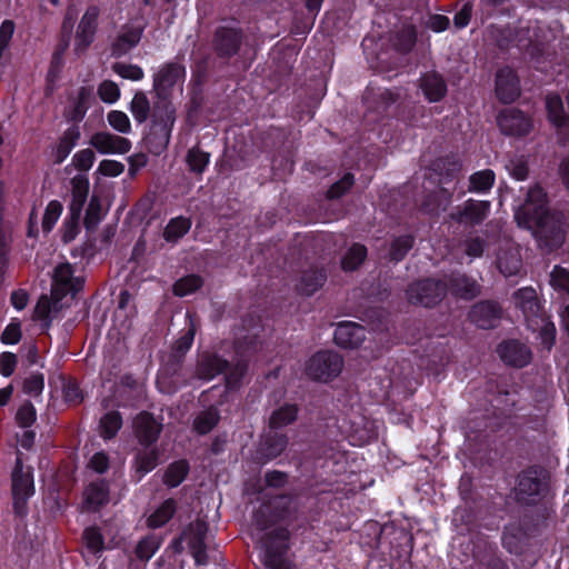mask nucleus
Listing matches in <instances>:
<instances>
[{"instance_id":"obj_1","label":"nucleus","mask_w":569,"mask_h":569,"mask_svg":"<svg viewBox=\"0 0 569 569\" xmlns=\"http://www.w3.org/2000/svg\"><path fill=\"white\" fill-rule=\"evenodd\" d=\"M515 218L518 224L532 231L546 246H559L565 234L560 220L546 207V193L535 186L529 189L525 203L517 208Z\"/></svg>"},{"instance_id":"obj_2","label":"nucleus","mask_w":569,"mask_h":569,"mask_svg":"<svg viewBox=\"0 0 569 569\" xmlns=\"http://www.w3.org/2000/svg\"><path fill=\"white\" fill-rule=\"evenodd\" d=\"M81 288V281L73 276L71 264L61 263L56 267L51 295L41 296L34 307V317L40 320L51 321L66 306L62 302L69 295H73Z\"/></svg>"},{"instance_id":"obj_3","label":"nucleus","mask_w":569,"mask_h":569,"mask_svg":"<svg viewBox=\"0 0 569 569\" xmlns=\"http://www.w3.org/2000/svg\"><path fill=\"white\" fill-rule=\"evenodd\" d=\"M223 370H226L227 385L233 387L247 372V363L241 361L234 366H228L217 356L203 355L198 366L199 377L207 380L212 379Z\"/></svg>"},{"instance_id":"obj_4","label":"nucleus","mask_w":569,"mask_h":569,"mask_svg":"<svg viewBox=\"0 0 569 569\" xmlns=\"http://www.w3.org/2000/svg\"><path fill=\"white\" fill-rule=\"evenodd\" d=\"M342 369V359L333 351H319L307 362L306 372L313 380L329 381Z\"/></svg>"},{"instance_id":"obj_5","label":"nucleus","mask_w":569,"mask_h":569,"mask_svg":"<svg viewBox=\"0 0 569 569\" xmlns=\"http://www.w3.org/2000/svg\"><path fill=\"white\" fill-rule=\"evenodd\" d=\"M144 22L141 13H138L131 23L123 26L113 39L110 51L111 56L120 58L136 48L143 34Z\"/></svg>"},{"instance_id":"obj_6","label":"nucleus","mask_w":569,"mask_h":569,"mask_svg":"<svg viewBox=\"0 0 569 569\" xmlns=\"http://www.w3.org/2000/svg\"><path fill=\"white\" fill-rule=\"evenodd\" d=\"M100 9L97 6H90L82 14L77 27L73 49L77 54L84 53L94 40L98 28Z\"/></svg>"},{"instance_id":"obj_7","label":"nucleus","mask_w":569,"mask_h":569,"mask_svg":"<svg viewBox=\"0 0 569 569\" xmlns=\"http://www.w3.org/2000/svg\"><path fill=\"white\" fill-rule=\"evenodd\" d=\"M184 76V68L179 63H167L162 66L153 78L156 92L161 98H168L174 89L181 90Z\"/></svg>"},{"instance_id":"obj_8","label":"nucleus","mask_w":569,"mask_h":569,"mask_svg":"<svg viewBox=\"0 0 569 569\" xmlns=\"http://www.w3.org/2000/svg\"><path fill=\"white\" fill-rule=\"evenodd\" d=\"M89 180L86 176L79 174L71 180V202L70 214L71 222L63 238L66 241L72 240L76 234V221L79 219L82 207L88 198Z\"/></svg>"},{"instance_id":"obj_9","label":"nucleus","mask_w":569,"mask_h":569,"mask_svg":"<svg viewBox=\"0 0 569 569\" xmlns=\"http://www.w3.org/2000/svg\"><path fill=\"white\" fill-rule=\"evenodd\" d=\"M546 110L548 121L555 128L559 142H569V118L565 112L561 97L557 93L548 94Z\"/></svg>"},{"instance_id":"obj_10","label":"nucleus","mask_w":569,"mask_h":569,"mask_svg":"<svg viewBox=\"0 0 569 569\" xmlns=\"http://www.w3.org/2000/svg\"><path fill=\"white\" fill-rule=\"evenodd\" d=\"M497 122L500 131L506 136L523 137L532 130V120L516 109L501 111Z\"/></svg>"},{"instance_id":"obj_11","label":"nucleus","mask_w":569,"mask_h":569,"mask_svg":"<svg viewBox=\"0 0 569 569\" xmlns=\"http://www.w3.org/2000/svg\"><path fill=\"white\" fill-rule=\"evenodd\" d=\"M445 287L439 281L426 280L412 283L407 290L408 300L411 303L432 306L441 300Z\"/></svg>"},{"instance_id":"obj_12","label":"nucleus","mask_w":569,"mask_h":569,"mask_svg":"<svg viewBox=\"0 0 569 569\" xmlns=\"http://www.w3.org/2000/svg\"><path fill=\"white\" fill-rule=\"evenodd\" d=\"M547 479L548 476L543 470L530 469L523 472L518 480L519 498L526 500L527 497L541 493L547 487Z\"/></svg>"},{"instance_id":"obj_13","label":"nucleus","mask_w":569,"mask_h":569,"mask_svg":"<svg viewBox=\"0 0 569 569\" xmlns=\"http://www.w3.org/2000/svg\"><path fill=\"white\" fill-rule=\"evenodd\" d=\"M496 94L505 103L515 101L520 94L519 80L513 70L502 68L497 73Z\"/></svg>"},{"instance_id":"obj_14","label":"nucleus","mask_w":569,"mask_h":569,"mask_svg":"<svg viewBox=\"0 0 569 569\" xmlns=\"http://www.w3.org/2000/svg\"><path fill=\"white\" fill-rule=\"evenodd\" d=\"M12 493L18 510L21 508L20 505L33 493L32 476L29 471L23 472L22 462L19 458L12 475Z\"/></svg>"},{"instance_id":"obj_15","label":"nucleus","mask_w":569,"mask_h":569,"mask_svg":"<svg viewBox=\"0 0 569 569\" xmlns=\"http://www.w3.org/2000/svg\"><path fill=\"white\" fill-rule=\"evenodd\" d=\"M90 143L100 153H126L131 148V142L123 137L108 132H98L91 137Z\"/></svg>"},{"instance_id":"obj_16","label":"nucleus","mask_w":569,"mask_h":569,"mask_svg":"<svg viewBox=\"0 0 569 569\" xmlns=\"http://www.w3.org/2000/svg\"><path fill=\"white\" fill-rule=\"evenodd\" d=\"M206 532V523L203 521L198 520L194 523H191L182 535V540L192 550L194 560L199 565H203L207 561L206 553L203 550V539Z\"/></svg>"},{"instance_id":"obj_17","label":"nucleus","mask_w":569,"mask_h":569,"mask_svg":"<svg viewBox=\"0 0 569 569\" xmlns=\"http://www.w3.org/2000/svg\"><path fill=\"white\" fill-rule=\"evenodd\" d=\"M501 360L513 367H523L531 359L530 350L518 341H507L498 347Z\"/></svg>"},{"instance_id":"obj_18","label":"nucleus","mask_w":569,"mask_h":569,"mask_svg":"<svg viewBox=\"0 0 569 569\" xmlns=\"http://www.w3.org/2000/svg\"><path fill=\"white\" fill-rule=\"evenodd\" d=\"M365 339V329L355 322L339 323L335 330V341L341 348H357Z\"/></svg>"},{"instance_id":"obj_19","label":"nucleus","mask_w":569,"mask_h":569,"mask_svg":"<svg viewBox=\"0 0 569 569\" xmlns=\"http://www.w3.org/2000/svg\"><path fill=\"white\" fill-rule=\"evenodd\" d=\"M134 428L139 441L144 446L153 443L158 439L161 431V425L158 423L154 418L147 412L140 413L136 418Z\"/></svg>"},{"instance_id":"obj_20","label":"nucleus","mask_w":569,"mask_h":569,"mask_svg":"<svg viewBox=\"0 0 569 569\" xmlns=\"http://www.w3.org/2000/svg\"><path fill=\"white\" fill-rule=\"evenodd\" d=\"M500 315V308L491 301L476 305L470 312L471 320L483 329L493 327L499 320Z\"/></svg>"},{"instance_id":"obj_21","label":"nucleus","mask_w":569,"mask_h":569,"mask_svg":"<svg viewBox=\"0 0 569 569\" xmlns=\"http://www.w3.org/2000/svg\"><path fill=\"white\" fill-rule=\"evenodd\" d=\"M515 303L522 310L528 325L532 326L533 317H537L539 313V303L536 290L532 288L519 289L515 295Z\"/></svg>"},{"instance_id":"obj_22","label":"nucleus","mask_w":569,"mask_h":569,"mask_svg":"<svg viewBox=\"0 0 569 569\" xmlns=\"http://www.w3.org/2000/svg\"><path fill=\"white\" fill-rule=\"evenodd\" d=\"M490 210V203L488 201L468 200L462 211L457 216V220L463 223H479L487 218Z\"/></svg>"},{"instance_id":"obj_23","label":"nucleus","mask_w":569,"mask_h":569,"mask_svg":"<svg viewBox=\"0 0 569 569\" xmlns=\"http://www.w3.org/2000/svg\"><path fill=\"white\" fill-rule=\"evenodd\" d=\"M420 88L430 102H437L446 94L447 87L437 73H427L422 77Z\"/></svg>"},{"instance_id":"obj_24","label":"nucleus","mask_w":569,"mask_h":569,"mask_svg":"<svg viewBox=\"0 0 569 569\" xmlns=\"http://www.w3.org/2000/svg\"><path fill=\"white\" fill-rule=\"evenodd\" d=\"M239 43L240 34L236 29L221 28L216 33L214 46L217 50L223 56L234 53L239 47Z\"/></svg>"},{"instance_id":"obj_25","label":"nucleus","mask_w":569,"mask_h":569,"mask_svg":"<svg viewBox=\"0 0 569 569\" xmlns=\"http://www.w3.org/2000/svg\"><path fill=\"white\" fill-rule=\"evenodd\" d=\"M108 502V489L103 481L91 482L84 491V507L97 510Z\"/></svg>"},{"instance_id":"obj_26","label":"nucleus","mask_w":569,"mask_h":569,"mask_svg":"<svg viewBox=\"0 0 569 569\" xmlns=\"http://www.w3.org/2000/svg\"><path fill=\"white\" fill-rule=\"evenodd\" d=\"M80 138V131L79 128L76 126H72L68 128L62 137L60 138L56 150H54V161L56 162H62L71 152L73 147L76 146L77 141Z\"/></svg>"},{"instance_id":"obj_27","label":"nucleus","mask_w":569,"mask_h":569,"mask_svg":"<svg viewBox=\"0 0 569 569\" xmlns=\"http://www.w3.org/2000/svg\"><path fill=\"white\" fill-rule=\"evenodd\" d=\"M191 228V221L184 217H176L171 219L163 231L167 241L176 242L182 238Z\"/></svg>"},{"instance_id":"obj_28","label":"nucleus","mask_w":569,"mask_h":569,"mask_svg":"<svg viewBox=\"0 0 569 569\" xmlns=\"http://www.w3.org/2000/svg\"><path fill=\"white\" fill-rule=\"evenodd\" d=\"M495 179V172L490 169L475 172L469 178V190L477 193H485L492 188Z\"/></svg>"},{"instance_id":"obj_29","label":"nucleus","mask_w":569,"mask_h":569,"mask_svg":"<svg viewBox=\"0 0 569 569\" xmlns=\"http://www.w3.org/2000/svg\"><path fill=\"white\" fill-rule=\"evenodd\" d=\"M297 408L292 405H286L274 410L269 419L271 429H280L293 422L297 418Z\"/></svg>"},{"instance_id":"obj_30","label":"nucleus","mask_w":569,"mask_h":569,"mask_svg":"<svg viewBox=\"0 0 569 569\" xmlns=\"http://www.w3.org/2000/svg\"><path fill=\"white\" fill-rule=\"evenodd\" d=\"M367 249L361 244H353L342 257L341 266L346 271L357 269L366 259Z\"/></svg>"},{"instance_id":"obj_31","label":"nucleus","mask_w":569,"mask_h":569,"mask_svg":"<svg viewBox=\"0 0 569 569\" xmlns=\"http://www.w3.org/2000/svg\"><path fill=\"white\" fill-rule=\"evenodd\" d=\"M530 327L533 330L540 329L541 342L547 349H550L555 342V337H556L555 325L552 322H550L547 318H545V317L539 318L537 316V317H533V323Z\"/></svg>"},{"instance_id":"obj_32","label":"nucleus","mask_w":569,"mask_h":569,"mask_svg":"<svg viewBox=\"0 0 569 569\" xmlns=\"http://www.w3.org/2000/svg\"><path fill=\"white\" fill-rule=\"evenodd\" d=\"M157 461L158 453L154 448L140 452L134 461V470L139 475V478L151 471L157 466Z\"/></svg>"},{"instance_id":"obj_33","label":"nucleus","mask_w":569,"mask_h":569,"mask_svg":"<svg viewBox=\"0 0 569 569\" xmlns=\"http://www.w3.org/2000/svg\"><path fill=\"white\" fill-rule=\"evenodd\" d=\"M176 510L173 500H166L148 518V526L158 528L163 526L172 517Z\"/></svg>"},{"instance_id":"obj_34","label":"nucleus","mask_w":569,"mask_h":569,"mask_svg":"<svg viewBox=\"0 0 569 569\" xmlns=\"http://www.w3.org/2000/svg\"><path fill=\"white\" fill-rule=\"evenodd\" d=\"M106 210L103 209L100 199L92 197L84 217V226L88 230L94 229L99 222L103 219Z\"/></svg>"},{"instance_id":"obj_35","label":"nucleus","mask_w":569,"mask_h":569,"mask_svg":"<svg viewBox=\"0 0 569 569\" xmlns=\"http://www.w3.org/2000/svg\"><path fill=\"white\" fill-rule=\"evenodd\" d=\"M202 283L203 281L199 276L189 274L176 281L173 292L176 296L184 297L197 291Z\"/></svg>"},{"instance_id":"obj_36","label":"nucleus","mask_w":569,"mask_h":569,"mask_svg":"<svg viewBox=\"0 0 569 569\" xmlns=\"http://www.w3.org/2000/svg\"><path fill=\"white\" fill-rule=\"evenodd\" d=\"M188 469V465L183 460L170 465L163 477L164 483L169 487H177L186 478Z\"/></svg>"},{"instance_id":"obj_37","label":"nucleus","mask_w":569,"mask_h":569,"mask_svg":"<svg viewBox=\"0 0 569 569\" xmlns=\"http://www.w3.org/2000/svg\"><path fill=\"white\" fill-rule=\"evenodd\" d=\"M63 211V206L58 200H51L44 210L43 218H42V229L46 232H50L56 223L58 222L59 218L61 217V213Z\"/></svg>"},{"instance_id":"obj_38","label":"nucleus","mask_w":569,"mask_h":569,"mask_svg":"<svg viewBox=\"0 0 569 569\" xmlns=\"http://www.w3.org/2000/svg\"><path fill=\"white\" fill-rule=\"evenodd\" d=\"M130 111L136 121L143 122L147 120L150 111V104L143 93L138 92L134 94L130 104Z\"/></svg>"},{"instance_id":"obj_39","label":"nucleus","mask_w":569,"mask_h":569,"mask_svg":"<svg viewBox=\"0 0 569 569\" xmlns=\"http://www.w3.org/2000/svg\"><path fill=\"white\" fill-rule=\"evenodd\" d=\"M219 416L218 411L216 409L210 408L209 410H206L201 412L196 419H194V429L199 433H207L209 432L218 422Z\"/></svg>"},{"instance_id":"obj_40","label":"nucleus","mask_w":569,"mask_h":569,"mask_svg":"<svg viewBox=\"0 0 569 569\" xmlns=\"http://www.w3.org/2000/svg\"><path fill=\"white\" fill-rule=\"evenodd\" d=\"M122 425V419L118 412L106 413L100 421L101 433L104 438H112Z\"/></svg>"},{"instance_id":"obj_41","label":"nucleus","mask_w":569,"mask_h":569,"mask_svg":"<svg viewBox=\"0 0 569 569\" xmlns=\"http://www.w3.org/2000/svg\"><path fill=\"white\" fill-rule=\"evenodd\" d=\"M550 284L555 290L569 295V271L556 266L550 274Z\"/></svg>"},{"instance_id":"obj_42","label":"nucleus","mask_w":569,"mask_h":569,"mask_svg":"<svg viewBox=\"0 0 569 569\" xmlns=\"http://www.w3.org/2000/svg\"><path fill=\"white\" fill-rule=\"evenodd\" d=\"M114 73L123 79L139 81L144 77L143 70L137 64L117 62L112 66Z\"/></svg>"},{"instance_id":"obj_43","label":"nucleus","mask_w":569,"mask_h":569,"mask_svg":"<svg viewBox=\"0 0 569 569\" xmlns=\"http://www.w3.org/2000/svg\"><path fill=\"white\" fill-rule=\"evenodd\" d=\"M108 122L109 124L117 131L121 133H129L131 130V123L129 117L119 110H112L108 113Z\"/></svg>"},{"instance_id":"obj_44","label":"nucleus","mask_w":569,"mask_h":569,"mask_svg":"<svg viewBox=\"0 0 569 569\" xmlns=\"http://www.w3.org/2000/svg\"><path fill=\"white\" fill-rule=\"evenodd\" d=\"M453 291L462 298L470 299L478 295L479 286L476 281L461 277L456 280Z\"/></svg>"},{"instance_id":"obj_45","label":"nucleus","mask_w":569,"mask_h":569,"mask_svg":"<svg viewBox=\"0 0 569 569\" xmlns=\"http://www.w3.org/2000/svg\"><path fill=\"white\" fill-rule=\"evenodd\" d=\"M100 99L106 103H114L120 98L118 84L110 80H104L98 88Z\"/></svg>"},{"instance_id":"obj_46","label":"nucleus","mask_w":569,"mask_h":569,"mask_svg":"<svg viewBox=\"0 0 569 569\" xmlns=\"http://www.w3.org/2000/svg\"><path fill=\"white\" fill-rule=\"evenodd\" d=\"M187 162L192 171L201 173L209 163V154L198 149H191L188 152Z\"/></svg>"},{"instance_id":"obj_47","label":"nucleus","mask_w":569,"mask_h":569,"mask_svg":"<svg viewBox=\"0 0 569 569\" xmlns=\"http://www.w3.org/2000/svg\"><path fill=\"white\" fill-rule=\"evenodd\" d=\"M83 540L87 549L92 553H98L103 549V539L97 528H87L83 532Z\"/></svg>"},{"instance_id":"obj_48","label":"nucleus","mask_w":569,"mask_h":569,"mask_svg":"<svg viewBox=\"0 0 569 569\" xmlns=\"http://www.w3.org/2000/svg\"><path fill=\"white\" fill-rule=\"evenodd\" d=\"M124 171V164L117 160L106 159L102 160L96 173L101 174L103 177H118Z\"/></svg>"},{"instance_id":"obj_49","label":"nucleus","mask_w":569,"mask_h":569,"mask_svg":"<svg viewBox=\"0 0 569 569\" xmlns=\"http://www.w3.org/2000/svg\"><path fill=\"white\" fill-rule=\"evenodd\" d=\"M158 548L159 542L157 539L153 537H147L138 543L136 553L141 560H149Z\"/></svg>"},{"instance_id":"obj_50","label":"nucleus","mask_w":569,"mask_h":569,"mask_svg":"<svg viewBox=\"0 0 569 569\" xmlns=\"http://www.w3.org/2000/svg\"><path fill=\"white\" fill-rule=\"evenodd\" d=\"M96 156L91 149H83L78 151L72 158V164L81 171H88L93 162Z\"/></svg>"},{"instance_id":"obj_51","label":"nucleus","mask_w":569,"mask_h":569,"mask_svg":"<svg viewBox=\"0 0 569 569\" xmlns=\"http://www.w3.org/2000/svg\"><path fill=\"white\" fill-rule=\"evenodd\" d=\"M189 319V328L186 333H183L174 343V348L179 353H183L191 347L194 333H196V325L191 316L188 315Z\"/></svg>"},{"instance_id":"obj_52","label":"nucleus","mask_w":569,"mask_h":569,"mask_svg":"<svg viewBox=\"0 0 569 569\" xmlns=\"http://www.w3.org/2000/svg\"><path fill=\"white\" fill-rule=\"evenodd\" d=\"M412 247V239L409 236H403L393 241L390 256L395 260H400L405 257L408 250Z\"/></svg>"},{"instance_id":"obj_53","label":"nucleus","mask_w":569,"mask_h":569,"mask_svg":"<svg viewBox=\"0 0 569 569\" xmlns=\"http://www.w3.org/2000/svg\"><path fill=\"white\" fill-rule=\"evenodd\" d=\"M498 267L500 271L507 277L516 274L520 268V260L518 254L512 253L507 258L499 257Z\"/></svg>"},{"instance_id":"obj_54","label":"nucleus","mask_w":569,"mask_h":569,"mask_svg":"<svg viewBox=\"0 0 569 569\" xmlns=\"http://www.w3.org/2000/svg\"><path fill=\"white\" fill-rule=\"evenodd\" d=\"M506 169L517 180H525L528 174L527 162L522 158L510 159Z\"/></svg>"},{"instance_id":"obj_55","label":"nucleus","mask_w":569,"mask_h":569,"mask_svg":"<svg viewBox=\"0 0 569 569\" xmlns=\"http://www.w3.org/2000/svg\"><path fill=\"white\" fill-rule=\"evenodd\" d=\"M21 338V325L12 320L2 332L1 341L6 345L17 343Z\"/></svg>"},{"instance_id":"obj_56","label":"nucleus","mask_w":569,"mask_h":569,"mask_svg":"<svg viewBox=\"0 0 569 569\" xmlns=\"http://www.w3.org/2000/svg\"><path fill=\"white\" fill-rule=\"evenodd\" d=\"M325 282V276L321 272H312L309 279L303 278L301 284V291L306 295L313 293Z\"/></svg>"},{"instance_id":"obj_57","label":"nucleus","mask_w":569,"mask_h":569,"mask_svg":"<svg viewBox=\"0 0 569 569\" xmlns=\"http://www.w3.org/2000/svg\"><path fill=\"white\" fill-rule=\"evenodd\" d=\"M516 46L525 51H528L530 54H533L538 49L537 43L533 41L531 32L529 29L521 30L516 39Z\"/></svg>"},{"instance_id":"obj_58","label":"nucleus","mask_w":569,"mask_h":569,"mask_svg":"<svg viewBox=\"0 0 569 569\" xmlns=\"http://www.w3.org/2000/svg\"><path fill=\"white\" fill-rule=\"evenodd\" d=\"M353 184V177L351 174H345L338 182H336L328 191V197L339 198Z\"/></svg>"},{"instance_id":"obj_59","label":"nucleus","mask_w":569,"mask_h":569,"mask_svg":"<svg viewBox=\"0 0 569 569\" xmlns=\"http://www.w3.org/2000/svg\"><path fill=\"white\" fill-rule=\"evenodd\" d=\"M17 356L11 352L0 353V373L3 377H10L17 367Z\"/></svg>"},{"instance_id":"obj_60","label":"nucleus","mask_w":569,"mask_h":569,"mask_svg":"<svg viewBox=\"0 0 569 569\" xmlns=\"http://www.w3.org/2000/svg\"><path fill=\"white\" fill-rule=\"evenodd\" d=\"M36 419V410L31 403H23L18 412L17 420L22 427L30 426Z\"/></svg>"},{"instance_id":"obj_61","label":"nucleus","mask_w":569,"mask_h":569,"mask_svg":"<svg viewBox=\"0 0 569 569\" xmlns=\"http://www.w3.org/2000/svg\"><path fill=\"white\" fill-rule=\"evenodd\" d=\"M43 385V377L41 375H33L26 379L23 391L32 396H39L42 392Z\"/></svg>"},{"instance_id":"obj_62","label":"nucleus","mask_w":569,"mask_h":569,"mask_svg":"<svg viewBox=\"0 0 569 569\" xmlns=\"http://www.w3.org/2000/svg\"><path fill=\"white\" fill-rule=\"evenodd\" d=\"M90 468L94 471L102 473L108 469L109 460L103 452H97L90 460Z\"/></svg>"},{"instance_id":"obj_63","label":"nucleus","mask_w":569,"mask_h":569,"mask_svg":"<svg viewBox=\"0 0 569 569\" xmlns=\"http://www.w3.org/2000/svg\"><path fill=\"white\" fill-rule=\"evenodd\" d=\"M427 26L435 32H441L448 28L449 19L446 16L436 14L430 17Z\"/></svg>"},{"instance_id":"obj_64","label":"nucleus","mask_w":569,"mask_h":569,"mask_svg":"<svg viewBox=\"0 0 569 569\" xmlns=\"http://www.w3.org/2000/svg\"><path fill=\"white\" fill-rule=\"evenodd\" d=\"M28 301H29V296H28L27 291L23 289H18V290L13 291L11 295V305L18 311L24 309L26 306L28 305Z\"/></svg>"}]
</instances>
